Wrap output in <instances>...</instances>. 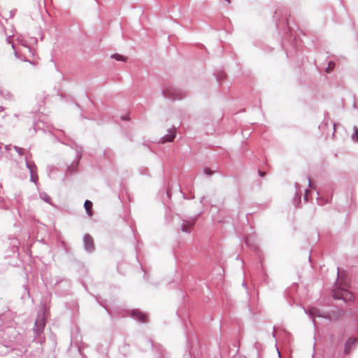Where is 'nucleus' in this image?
I'll use <instances>...</instances> for the list:
<instances>
[{
    "label": "nucleus",
    "mask_w": 358,
    "mask_h": 358,
    "mask_svg": "<svg viewBox=\"0 0 358 358\" xmlns=\"http://www.w3.org/2000/svg\"><path fill=\"white\" fill-rule=\"evenodd\" d=\"M37 180H38V176H37V175H36V174L33 173L32 175H31V180L32 182H34V183H36V181H37Z\"/></svg>",
    "instance_id": "nucleus-15"
},
{
    "label": "nucleus",
    "mask_w": 358,
    "mask_h": 358,
    "mask_svg": "<svg viewBox=\"0 0 358 358\" xmlns=\"http://www.w3.org/2000/svg\"><path fill=\"white\" fill-rule=\"evenodd\" d=\"M335 67V63L334 62H329L325 71L327 73H331Z\"/></svg>",
    "instance_id": "nucleus-12"
},
{
    "label": "nucleus",
    "mask_w": 358,
    "mask_h": 358,
    "mask_svg": "<svg viewBox=\"0 0 358 358\" xmlns=\"http://www.w3.org/2000/svg\"><path fill=\"white\" fill-rule=\"evenodd\" d=\"M205 173L209 176H211L213 174V171L210 169H205L204 170Z\"/></svg>",
    "instance_id": "nucleus-17"
},
{
    "label": "nucleus",
    "mask_w": 358,
    "mask_h": 358,
    "mask_svg": "<svg viewBox=\"0 0 358 358\" xmlns=\"http://www.w3.org/2000/svg\"><path fill=\"white\" fill-rule=\"evenodd\" d=\"M308 185L310 188H313V183H312V180L310 178H308Z\"/></svg>",
    "instance_id": "nucleus-19"
},
{
    "label": "nucleus",
    "mask_w": 358,
    "mask_h": 358,
    "mask_svg": "<svg viewBox=\"0 0 358 358\" xmlns=\"http://www.w3.org/2000/svg\"><path fill=\"white\" fill-rule=\"evenodd\" d=\"M112 58L116 59L117 61L126 62L127 58L122 55L114 54L111 56Z\"/></svg>",
    "instance_id": "nucleus-9"
},
{
    "label": "nucleus",
    "mask_w": 358,
    "mask_h": 358,
    "mask_svg": "<svg viewBox=\"0 0 358 358\" xmlns=\"http://www.w3.org/2000/svg\"><path fill=\"white\" fill-rule=\"evenodd\" d=\"M357 341V339L355 338H350L346 343H345V353L348 354L352 349V346L355 344Z\"/></svg>",
    "instance_id": "nucleus-7"
},
{
    "label": "nucleus",
    "mask_w": 358,
    "mask_h": 358,
    "mask_svg": "<svg viewBox=\"0 0 358 358\" xmlns=\"http://www.w3.org/2000/svg\"><path fill=\"white\" fill-rule=\"evenodd\" d=\"M35 325L38 332L41 331L45 326V320L43 316H39L36 320Z\"/></svg>",
    "instance_id": "nucleus-6"
},
{
    "label": "nucleus",
    "mask_w": 358,
    "mask_h": 358,
    "mask_svg": "<svg viewBox=\"0 0 358 358\" xmlns=\"http://www.w3.org/2000/svg\"><path fill=\"white\" fill-rule=\"evenodd\" d=\"M84 206H85V208L87 214L89 215H92V203L90 201L87 200V201H85Z\"/></svg>",
    "instance_id": "nucleus-8"
},
{
    "label": "nucleus",
    "mask_w": 358,
    "mask_h": 358,
    "mask_svg": "<svg viewBox=\"0 0 358 358\" xmlns=\"http://www.w3.org/2000/svg\"><path fill=\"white\" fill-rule=\"evenodd\" d=\"M23 49H24L23 50H20V51L22 52V54H25L27 51V52H30L31 51L30 48L28 46H26V45L23 46Z\"/></svg>",
    "instance_id": "nucleus-14"
},
{
    "label": "nucleus",
    "mask_w": 358,
    "mask_h": 358,
    "mask_svg": "<svg viewBox=\"0 0 358 358\" xmlns=\"http://www.w3.org/2000/svg\"><path fill=\"white\" fill-rule=\"evenodd\" d=\"M308 190L306 191V199L307 200V196H308Z\"/></svg>",
    "instance_id": "nucleus-23"
},
{
    "label": "nucleus",
    "mask_w": 358,
    "mask_h": 358,
    "mask_svg": "<svg viewBox=\"0 0 358 358\" xmlns=\"http://www.w3.org/2000/svg\"><path fill=\"white\" fill-rule=\"evenodd\" d=\"M27 167L29 169L31 175H32L33 173H35V172L36 171V166L31 163H29L27 162Z\"/></svg>",
    "instance_id": "nucleus-10"
},
{
    "label": "nucleus",
    "mask_w": 358,
    "mask_h": 358,
    "mask_svg": "<svg viewBox=\"0 0 358 358\" xmlns=\"http://www.w3.org/2000/svg\"><path fill=\"white\" fill-rule=\"evenodd\" d=\"M84 243L87 250L92 251L94 249V240L90 236H85Z\"/></svg>",
    "instance_id": "nucleus-4"
},
{
    "label": "nucleus",
    "mask_w": 358,
    "mask_h": 358,
    "mask_svg": "<svg viewBox=\"0 0 358 358\" xmlns=\"http://www.w3.org/2000/svg\"><path fill=\"white\" fill-rule=\"evenodd\" d=\"M333 297L337 299H343L345 301H351L354 299L353 294L342 287H339L333 292Z\"/></svg>",
    "instance_id": "nucleus-2"
},
{
    "label": "nucleus",
    "mask_w": 358,
    "mask_h": 358,
    "mask_svg": "<svg viewBox=\"0 0 358 358\" xmlns=\"http://www.w3.org/2000/svg\"><path fill=\"white\" fill-rule=\"evenodd\" d=\"M132 315L141 322H146L148 321L147 315L139 310H134Z\"/></svg>",
    "instance_id": "nucleus-5"
},
{
    "label": "nucleus",
    "mask_w": 358,
    "mask_h": 358,
    "mask_svg": "<svg viewBox=\"0 0 358 358\" xmlns=\"http://www.w3.org/2000/svg\"><path fill=\"white\" fill-rule=\"evenodd\" d=\"M163 94L166 98L173 101L181 100L186 96V93L182 90L174 87H166L163 90Z\"/></svg>",
    "instance_id": "nucleus-1"
},
{
    "label": "nucleus",
    "mask_w": 358,
    "mask_h": 358,
    "mask_svg": "<svg viewBox=\"0 0 358 358\" xmlns=\"http://www.w3.org/2000/svg\"><path fill=\"white\" fill-rule=\"evenodd\" d=\"M342 275H343L342 272L338 271V282L339 283V285H341V284L340 282V280H341Z\"/></svg>",
    "instance_id": "nucleus-18"
},
{
    "label": "nucleus",
    "mask_w": 358,
    "mask_h": 358,
    "mask_svg": "<svg viewBox=\"0 0 358 358\" xmlns=\"http://www.w3.org/2000/svg\"><path fill=\"white\" fill-rule=\"evenodd\" d=\"M15 150L21 155L24 154V149L19 148V147H15Z\"/></svg>",
    "instance_id": "nucleus-16"
},
{
    "label": "nucleus",
    "mask_w": 358,
    "mask_h": 358,
    "mask_svg": "<svg viewBox=\"0 0 358 358\" xmlns=\"http://www.w3.org/2000/svg\"><path fill=\"white\" fill-rule=\"evenodd\" d=\"M15 54L16 57H20V56L18 55V52L17 50L15 51Z\"/></svg>",
    "instance_id": "nucleus-22"
},
{
    "label": "nucleus",
    "mask_w": 358,
    "mask_h": 358,
    "mask_svg": "<svg viewBox=\"0 0 358 358\" xmlns=\"http://www.w3.org/2000/svg\"><path fill=\"white\" fill-rule=\"evenodd\" d=\"M169 134L164 136H163L160 141V143H166L168 142H172L176 138V129L174 127H172L169 131Z\"/></svg>",
    "instance_id": "nucleus-3"
},
{
    "label": "nucleus",
    "mask_w": 358,
    "mask_h": 358,
    "mask_svg": "<svg viewBox=\"0 0 358 358\" xmlns=\"http://www.w3.org/2000/svg\"><path fill=\"white\" fill-rule=\"evenodd\" d=\"M40 197L41 199H43L44 201H45L46 203H50V201H51V199L49 195H48L45 192H42L40 194Z\"/></svg>",
    "instance_id": "nucleus-11"
},
{
    "label": "nucleus",
    "mask_w": 358,
    "mask_h": 358,
    "mask_svg": "<svg viewBox=\"0 0 358 358\" xmlns=\"http://www.w3.org/2000/svg\"><path fill=\"white\" fill-rule=\"evenodd\" d=\"M259 175L261 177H264V176H266V173H265V172H264V171H259Z\"/></svg>",
    "instance_id": "nucleus-20"
},
{
    "label": "nucleus",
    "mask_w": 358,
    "mask_h": 358,
    "mask_svg": "<svg viewBox=\"0 0 358 358\" xmlns=\"http://www.w3.org/2000/svg\"><path fill=\"white\" fill-rule=\"evenodd\" d=\"M182 231L186 232L187 231V229L185 225L183 227Z\"/></svg>",
    "instance_id": "nucleus-21"
},
{
    "label": "nucleus",
    "mask_w": 358,
    "mask_h": 358,
    "mask_svg": "<svg viewBox=\"0 0 358 358\" xmlns=\"http://www.w3.org/2000/svg\"><path fill=\"white\" fill-rule=\"evenodd\" d=\"M309 312H310V313L312 315H317L318 310H317L316 308H311L309 310Z\"/></svg>",
    "instance_id": "nucleus-13"
}]
</instances>
